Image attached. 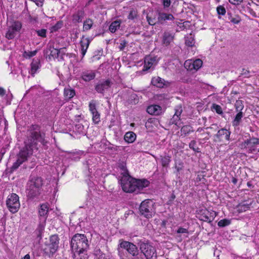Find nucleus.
<instances>
[{
	"label": "nucleus",
	"instance_id": "nucleus-1",
	"mask_svg": "<svg viewBox=\"0 0 259 259\" xmlns=\"http://www.w3.org/2000/svg\"><path fill=\"white\" fill-rule=\"evenodd\" d=\"M120 184L123 191L126 193L140 192L144 188L149 185V182L146 180H137L131 177L126 172L120 179Z\"/></svg>",
	"mask_w": 259,
	"mask_h": 259
},
{
	"label": "nucleus",
	"instance_id": "nucleus-2",
	"mask_svg": "<svg viewBox=\"0 0 259 259\" xmlns=\"http://www.w3.org/2000/svg\"><path fill=\"white\" fill-rule=\"evenodd\" d=\"M25 142L30 144L37 150V142H40L42 145L47 142L45 140V134L41 132L40 127L38 125L32 124L28 128L27 140Z\"/></svg>",
	"mask_w": 259,
	"mask_h": 259
},
{
	"label": "nucleus",
	"instance_id": "nucleus-3",
	"mask_svg": "<svg viewBox=\"0 0 259 259\" xmlns=\"http://www.w3.org/2000/svg\"><path fill=\"white\" fill-rule=\"evenodd\" d=\"M71 247L74 252L87 251L89 248V241L84 234H76L74 235L71 240Z\"/></svg>",
	"mask_w": 259,
	"mask_h": 259
},
{
	"label": "nucleus",
	"instance_id": "nucleus-4",
	"mask_svg": "<svg viewBox=\"0 0 259 259\" xmlns=\"http://www.w3.org/2000/svg\"><path fill=\"white\" fill-rule=\"evenodd\" d=\"M141 252L145 256L146 259H156V251L148 240H140L138 243Z\"/></svg>",
	"mask_w": 259,
	"mask_h": 259
},
{
	"label": "nucleus",
	"instance_id": "nucleus-5",
	"mask_svg": "<svg viewBox=\"0 0 259 259\" xmlns=\"http://www.w3.org/2000/svg\"><path fill=\"white\" fill-rule=\"evenodd\" d=\"M139 209L141 215L151 218L155 213L154 202L151 199H146L141 202Z\"/></svg>",
	"mask_w": 259,
	"mask_h": 259
},
{
	"label": "nucleus",
	"instance_id": "nucleus-6",
	"mask_svg": "<svg viewBox=\"0 0 259 259\" xmlns=\"http://www.w3.org/2000/svg\"><path fill=\"white\" fill-rule=\"evenodd\" d=\"M6 205L11 212H17L20 207L19 196L15 193H12L9 195L6 201Z\"/></svg>",
	"mask_w": 259,
	"mask_h": 259
},
{
	"label": "nucleus",
	"instance_id": "nucleus-7",
	"mask_svg": "<svg viewBox=\"0 0 259 259\" xmlns=\"http://www.w3.org/2000/svg\"><path fill=\"white\" fill-rule=\"evenodd\" d=\"M22 27V23L19 21H13L8 27L5 37L8 39L14 38L16 34L19 33Z\"/></svg>",
	"mask_w": 259,
	"mask_h": 259
},
{
	"label": "nucleus",
	"instance_id": "nucleus-8",
	"mask_svg": "<svg viewBox=\"0 0 259 259\" xmlns=\"http://www.w3.org/2000/svg\"><path fill=\"white\" fill-rule=\"evenodd\" d=\"M24 143L25 146L20 150L17 155V157L23 160L24 162L27 160L28 157L32 155L33 149H35L30 144H27L26 142H24Z\"/></svg>",
	"mask_w": 259,
	"mask_h": 259
},
{
	"label": "nucleus",
	"instance_id": "nucleus-9",
	"mask_svg": "<svg viewBox=\"0 0 259 259\" xmlns=\"http://www.w3.org/2000/svg\"><path fill=\"white\" fill-rule=\"evenodd\" d=\"M119 245L121 248L126 249L127 252L133 256L138 257L139 252L137 246L133 243L126 241L120 240Z\"/></svg>",
	"mask_w": 259,
	"mask_h": 259
},
{
	"label": "nucleus",
	"instance_id": "nucleus-10",
	"mask_svg": "<svg viewBox=\"0 0 259 259\" xmlns=\"http://www.w3.org/2000/svg\"><path fill=\"white\" fill-rule=\"evenodd\" d=\"M199 215L200 220L210 223L213 221L215 217L217 215V214L214 211L211 210H208L205 209L200 210Z\"/></svg>",
	"mask_w": 259,
	"mask_h": 259
},
{
	"label": "nucleus",
	"instance_id": "nucleus-11",
	"mask_svg": "<svg viewBox=\"0 0 259 259\" xmlns=\"http://www.w3.org/2000/svg\"><path fill=\"white\" fill-rule=\"evenodd\" d=\"M59 238L56 235H52L50 237V243L47 244V248L49 251V255H53L58 250L59 245Z\"/></svg>",
	"mask_w": 259,
	"mask_h": 259
},
{
	"label": "nucleus",
	"instance_id": "nucleus-12",
	"mask_svg": "<svg viewBox=\"0 0 259 259\" xmlns=\"http://www.w3.org/2000/svg\"><path fill=\"white\" fill-rule=\"evenodd\" d=\"M112 84V82L109 79L102 80L97 83L95 89L98 93L104 94V92L108 90Z\"/></svg>",
	"mask_w": 259,
	"mask_h": 259
},
{
	"label": "nucleus",
	"instance_id": "nucleus-13",
	"mask_svg": "<svg viewBox=\"0 0 259 259\" xmlns=\"http://www.w3.org/2000/svg\"><path fill=\"white\" fill-rule=\"evenodd\" d=\"M231 132L226 128H222L218 130L217 134L214 136L217 139L216 141H222L223 140H230Z\"/></svg>",
	"mask_w": 259,
	"mask_h": 259
},
{
	"label": "nucleus",
	"instance_id": "nucleus-14",
	"mask_svg": "<svg viewBox=\"0 0 259 259\" xmlns=\"http://www.w3.org/2000/svg\"><path fill=\"white\" fill-rule=\"evenodd\" d=\"M175 19L171 14L158 11L157 12V23L163 24L167 20H173Z\"/></svg>",
	"mask_w": 259,
	"mask_h": 259
},
{
	"label": "nucleus",
	"instance_id": "nucleus-15",
	"mask_svg": "<svg viewBox=\"0 0 259 259\" xmlns=\"http://www.w3.org/2000/svg\"><path fill=\"white\" fill-rule=\"evenodd\" d=\"M45 53L47 55H48L49 58H58L59 56V51L58 49L54 48V46L51 44H49L47 46L46 49L45 50Z\"/></svg>",
	"mask_w": 259,
	"mask_h": 259
},
{
	"label": "nucleus",
	"instance_id": "nucleus-16",
	"mask_svg": "<svg viewBox=\"0 0 259 259\" xmlns=\"http://www.w3.org/2000/svg\"><path fill=\"white\" fill-rule=\"evenodd\" d=\"M42 185V180L41 178L34 177L32 178L28 182L27 184V187L31 188L34 187L40 189Z\"/></svg>",
	"mask_w": 259,
	"mask_h": 259
},
{
	"label": "nucleus",
	"instance_id": "nucleus-17",
	"mask_svg": "<svg viewBox=\"0 0 259 259\" xmlns=\"http://www.w3.org/2000/svg\"><path fill=\"white\" fill-rule=\"evenodd\" d=\"M147 111L150 114L159 115L162 113V109L159 105H152L147 107Z\"/></svg>",
	"mask_w": 259,
	"mask_h": 259
},
{
	"label": "nucleus",
	"instance_id": "nucleus-18",
	"mask_svg": "<svg viewBox=\"0 0 259 259\" xmlns=\"http://www.w3.org/2000/svg\"><path fill=\"white\" fill-rule=\"evenodd\" d=\"M156 63V58L155 57L150 56L146 57L144 60V65L143 71H147L148 69L152 68V66Z\"/></svg>",
	"mask_w": 259,
	"mask_h": 259
},
{
	"label": "nucleus",
	"instance_id": "nucleus-19",
	"mask_svg": "<svg viewBox=\"0 0 259 259\" xmlns=\"http://www.w3.org/2000/svg\"><path fill=\"white\" fill-rule=\"evenodd\" d=\"M94 254L96 259H110L111 257L109 253L103 252L98 247H96L94 249Z\"/></svg>",
	"mask_w": 259,
	"mask_h": 259
},
{
	"label": "nucleus",
	"instance_id": "nucleus-20",
	"mask_svg": "<svg viewBox=\"0 0 259 259\" xmlns=\"http://www.w3.org/2000/svg\"><path fill=\"white\" fill-rule=\"evenodd\" d=\"M49 211V204L48 203H44L40 205L39 209V214L40 217V220L45 222Z\"/></svg>",
	"mask_w": 259,
	"mask_h": 259
},
{
	"label": "nucleus",
	"instance_id": "nucleus-21",
	"mask_svg": "<svg viewBox=\"0 0 259 259\" xmlns=\"http://www.w3.org/2000/svg\"><path fill=\"white\" fill-rule=\"evenodd\" d=\"M85 15L84 11L83 9H80L77 11L72 15V22L74 23H80L84 18Z\"/></svg>",
	"mask_w": 259,
	"mask_h": 259
},
{
	"label": "nucleus",
	"instance_id": "nucleus-22",
	"mask_svg": "<svg viewBox=\"0 0 259 259\" xmlns=\"http://www.w3.org/2000/svg\"><path fill=\"white\" fill-rule=\"evenodd\" d=\"M90 40L89 38H85L83 36L80 40L81 51L82 57L85 55L87 50L89 46Z\"/></svg>",
	"mask_w": 259,
	"mask_h": 259
},
{
	"label": "nucleus",
	"instance_id": "nucleus-23",
	"mask_svg": "<svg viewBox=\"0 0 259 259\" xmlns=\"http://www.w3.org/2000/svg\"><path fill=\"white\" fill-rule=\"evenodd\" d=\"M75 95V91L69 86L64 89V96L65 100L69 101Z\"/></svg>",
	"mask_w": 259,
	"mask_h": 259
},
{
	"label": "nucleus",
	"instance_id": "nucleus-24",
	"mask_svg": "<svg viewBox=\"0 0 259 259\" xmlns=\"http://www.w3.org/2000/svg\"><path fill=\"white\" fill-rule=\"evenodd\" d=\"M40 194V189L36 188L27 187V196L30 199H33Z\"/></svg>",
	"mask_w": 259,
	"mask_h": 259
},
{
	"label": "nucleus",
	"instance_id": "nucleus-25",
	"mask_svg": "<svg viewBox=\"0 0 259 259\" xmlns=\"http://www.w3.org/2000/svg\"><path fill=\"white\" fill-rule=\"evenodd\" d=\"M95 73L92 71H86L81 73V77L85 81H90L95 78Z\"/></svg>",
	"mask_w": 259,
	"mask_h": 259
},
{
	"label": "nucleus",
	"instance_id": "nucleus-26",
	"mask_svg": "<svg viewBox=\"0 0 259 259\" xmlns=\"http://www.w3.org/2000/svg\"><path fill=\"white\" fill-rule=\"evenodd\" d=\"M152 84L158 88H163L165 85V81L160 77H153L151 80Z\"/></svg>",
	"mask_w": 259,
	"mask_h": 259
},
{
	"label": "nucleus",
	"instance_id": "nucleus-27",
	"mask_svg": "<svg viewBox=\"0 0 259 259\" xmlns=\"http://www.w3.org/2000/svg\"><path fill=\"white\" fill-rule=\"evenodd\" d=\"M174 35L169 32H165L163 35V42L166 46H168L173 40Z\"/></svg>",
	"mask_w": 259,
	"mask_h": 259
},
{
	"label": "nucleus",
	"instance_id": "nucleus-28",
	"mask_svg": "<svg viewBox=\"0 0 259 259\" xmlns=\"http://www.w3.org/2000/svg\"><path fill=\"white\" fill-rule=\"evenodd\" d=\"M185 40L186 45L190 47L194 46L195 43L194 36L192 33L186 35Z\"/></svg>",
	"mask_w": 259,
	"mask_h": 259
},
{
	"label": "nucleus",
	"instance_id": "nucleus-29",
	"mask_svg": "<svg viewBox=\"0 0 259 259\" xmlns=\"http://www.w3.org/2000/svg\"><path fill=\"white\" fill-rule=\"evenodd\" d=\"M136 139V135L133 132H127L124 137L125 142L128 143H133Z\"/></svg>",
	"mask_w": 259,
	"mask_h": 259
},
{
	"label": "nucleus",
	"instance_id": "nucleus-30",
	"mask_svg": "<svg viewBox=\"0 0 259 259\" xmlns=\"http://www.w3.org/2000/svg\"><path fill=\"white\" fill-rule=\"evenodd\" d=\"M93 21L91 18H88L83 22V31H87L90 30L93 25Z\"/></svg>",
	"mask_w": 259,
	"mask_h": 259
},
{
	"label": "nucleus",
	"instance_id": "nucleus-31",
	"mask_svg": "<svg viewBox=\"0 0 259 259\" xmlns=\"http://www.w3.org/2000/svg\"><path fill=\"white\" fill-rule=\"evenodd\" d=\"M237 114L235 116L234 120L232 121V124L234 126H238L242 120V118L243 116V113L242 112H237Z\"/></svg>",
	"mask_w": 259,
	"mask_h": 259
},
{
	"label": "nucleus",
	"instance_id": "nucleus-32",
	"mask_svg": "<svg viewBox=\"0 0 259 259\" xmlns=\"http://www.w3.org/2000/svg\"><path fill=\"white\" fill-rule=\"evenodd\" d=\"M161 163L163 167H167L171 161V157L169 155L161 156Z\"/></svg>",
	"mask_w": 259,
	"mask_h": 259
},
{
	"label": "nucleus",
	"instance_id": "nucleus-33",
	"mask_svg": "<svg viewBox=\"0 0 259 259\" xmlns=\"http://www.w3.org/2000/svg\"><path fill=\"white\" fill-rule=\"evenodd\" d=\"M120 21L116 20L111 23L109 26V29L112 32H115L119 28L120 26Z\"/></svg>",
	"mask_w": 259,
	"mask_h": 259
},
{
	"label": "nucleus",
	"instance_id": "nucleus-34",
	"mask_svg": "<svg viewBox=\"0 0 259 259\" xmlns=\"http://www.w3.org/2000/svg\"><path fill=\"white\" fill-rule=\"evenodd\" d=\"M87 251H80L74 252V259H88Z\"/></svg>",
	"mask_w": 259,
	"mask_h": 259
},
{
	"label": "nucleus",
	"instance_id": "nucleus-35",
	"mask_svg": "<svg viewBox=\"0 0 259 259\" xmlns=\"http://www.w3.org/2000/svg\"><path fill=\"white\" fill-rule=\"evenodd\" d=\"M250 204L242 203L239 204L237 206V211L240 213L244 212L250 208Z\"/></svg>",
	"mask_w": 259,
	"mask_h": 259
},
{
	"label": "nucleus",
	"instance_id": "nucleus-36",
	"mask_svg": "<svg viewBox=\"0 0 259 259\" xmlns=\"http://www.w3.org/2000/svg\"><path fill=\"white\" fill-rule=\"evenodd\" d=\"M138 17V15L137 10L133 8L131 9L127 16L128 19L135 21V20L137 19Z\"/></svg>",
	"mask_w": 259,
	"mask_h": 259
},
{
	"label": "nucleus",
	"instance_id": "nucleus-37",
	"mask_svg": "<svg viewBox=\"0 0 259 259\" xmlns=\"http://www.w3.org/2000/svg\"><path fill=\"white\" fill-rule=\"evenodd\" d=\"M235 107L236 112H242V111L244 108L243 101L240 100H236L235 104Z\"/></svg>",
	"mask_w": 259,
	"mask_h": 259
},
{
	"label": "nucleus",
	"instance_id": "nucleus-38",
	"mask_svg": "<svg viewBox=\"0 0 259 259\" xmlns=\"http://www.w3.org/2000/svg\"><path fill=\"white\" fill-rule=\"evenodd\" d=\"M39 68V64L37 61L33 60L31 64V74L33 75Z\"/></svg>",
	"mask_w": 259,
	"mask_h": 259
},
{
	"label": "nucleus",
	"instance_id": "nucleus-39",
	"mask_svg": "<svg viewBox=\"0 0 259 259\" xmlns=\"http://www.w3.org/2000/svg\"><path fill=\"white\" fill-rule=\"evenodd\" d=\"M185 67L189 70L192 71L195 70V67L194 65H193V62L192 60H187L185 61Z\"/></svg>",
	"mask_w": 259,
	"mask_h": 259
},
{
	"label": "nucleus",
	"instance_id": "nucleus-40",
	"mask_svg": "<svg viewBox=\"0 0 259 259\" xmlns=\"http://www.w3.org/2000/svg\"><path fill=\"white\" fill-rule=\"evenodd\" d=\"M192 128V127L190 125H186L183 126L181 129L182 135L183 134L186 136V135L189 134L190 132L193 131Z\"/></svg>",
	"mask_w": 259,
	"mask_h": 259
},
{
	"label": "nucleus",
	"instance_id": "nucleus-41",
	"mask_svg": "<svg viewBox=\"0 0 259 259\" xmlns=\"http://www.w3.org/2000/svg\"><path fill=\"white\" fill-rule=\"evenodd\" d=\"M244 143L247 145L259 144V139L256 138H252L246 140Z\"/></svg>",
	"mask_w": 259,
	"mask_h": 259
},
{
	"label": "nucleus",
	"instance_id": "nucleus-42",
	"mask_svg": "<svg viewBox=\"0 0 259 259\" xmlns=\"http://www.w3.org/2000/svg\"><path fill=\"white\" fill-rule=\"evenodd\" d=\"M23 162L24 161H23V160H21V159H19L18 157H17L16 161L13 163L11 168V171H14L16 170Z\"/></svg>",
	"mask_w": 259,
	"mask_h": 259
},
{
	"label": "nucleus",
	"instance_id": "nucleus-43",
	"mask_svg": "<svg viewBox=\"0 0 259 259\" xmlns=\"http://www.w3.org/2000/svg\"><path fill=\"white\" fill-rule=\"evenodd\" d=\"M231 224V221L228 219H223L220 220L218 223V225L220 227H224L229 225Z\"/></svg>",
	"mask_w": 259,
	"mask_h": 259
},
{
	"label": "nucleus",
	"instance_id": "nucleus-44",
	"mask_svg": "<svg viewBox=\"0 0 259 259\" xmlns=\"http://www.w3.org/2000/svg\"><path fill=\"white\" fill-rule=\"evenodd\" d=\"M189 148L192 149L195 152H200L199 148L196 147V142L195 140H192L189 143Z\"/></svg>",
	"mask_w": 259,
	"mask_h": 259
},
{
	"label": "nucleus",
	"instance_id": "nucleus-45",
	"mask_svg": "<svg viewBox=\"0 0 259 259\" xmlns=\"http://www.w3.org/2000/svg\"><path fill=\"white\" fill-rule=\"evenodd\" d=\"M89 106V110L92 114L98 112L96 109V102L95 101L92 100L90 102Z\"/></svg>",
	"mask_w": 259,
	"mask_h": 259
},
{
	"label": "nucleus",
	"instance_id": "nucleus-46",
	"mask_svg": "<svg viewBox=\"0 0 259 259\" xmlns=\"http://www.w3.org/2000/svg\"><path fill=\"white\" fill-rule=\"evenodd\" d=\"M63 25V22L62 21H59L57 22V23L52 27L51 31H56L60 29Z\"/></svg>",
	"mask_w": 259,
	"mask_h": 259
},
{
	"label": "nucleus",
	"instance_id": "nucleus-47",
	"mask_svg": "<svg viewBox=\"0 0 259 259\" xmlns=\"http://www.w3.org/2000/svg\"><path fill=\"white\" fill-rule=\"evenodd\" d=\"M211 109L214 110L219 114L222 115L223 114L222 107L219 105L213 104Z\"/></svg>",
	"mask_w": 259,
	"mask_h": 259
},
{
	"label": "nucleus",
	"instance_id": "nucleus-48",
	"mask_svg": "<svg viewBox=\"0 0 259 259\" xmlns=\"http://www.w3.org/2000/svg\"><path fill=\"white\" fill-rule=\"evenodd\" d=\"M92 119L95 124H98L100 121V114L98 112L92 113Z\"/></svg>",
	"mask_w": 259,
	"mask_h": 259
},
{
	"label": "nucleus",
	"instance_id": "nucleus-49",
	"mask_svg": "<svg viewBox=\"0 0 259 259\" xmlns=\"http://www.w3.org/2000/svg\"><path fill=\"white\" fill-rule=\"evenodd\" d=\"M193 62V65L195 67V71L198 70L202 65V61L201 60L198 59H196Z\"/></svg>",
	"mask_w": 259,
	"mask_h": 259
},
{
	"label": "nucleus",
	"instance_id": "nucleus-50",
	"mask_svg": "<svg viewBox=\"0 0 259 259\" xmlns=\"http://www.w3.org/2000/svg\"><path fill=\"white\" fill-rule=\"evenodd\" d=\"M229 20L233 24H238L241 21V19L239 16H236L235 17L230 15L229 17Z\"/></svg>",
	"mask_w": 259,
	"mask_h": 259
},
{
	"label": "nucleus",
	"instance_id": "nucleus-51",
	"mask_svg": "<svg viewBox=\"0 0 259 259\" xmlns=\"http://www.w3.org/2000/svg\"><path fill=\"white\" fill-rule=\"evenodd\" d=\"M146 19L148 22V24L150 25H154L156 23H158L157 20L156 21L155 17L152 18L149 16L147 15L146 17Z\"/></svg>",
	"mask_w": 259,
	"mask_h": 259
},
{
	"label": "nucleus",
	"instance_id": "nucleus-52",
	"mask_svg": "<svg viewBox=\"0 0 259 259\" xmlns=\"http://www.w3.org/2000/svg\"><path fill=\"white\" fill-rule=\"evenodd\" d=\"M217 13L219 15H224L226 13L225 8L222 6H219L217 8Z\"/></svg>",
	"mask_w": 259,
	"mask_h": 259
},
{
	"label": "nucleus",
	"instance_id": "nucleus-53",
	"mask_svg": "<svg viewBox=\"0 0 259 259\" xmlns=\"http://www.w3.org/2000/svg\"><path fill=\"white\" fill-rule=\"evenodd\" d=\"M47 30L46 29H41L40 30H36L37 35L39 36L45 37H46Z\"/></svg>",
	"mask_w": 259,
	"mask_h": 259
},
{
	"label": "nucleus",
	"instance_id": "nucleus-54",
	"mask_svg": "<svg viewBox=\"0 0 259 259\" xmlns=\"http://www.w3.org/2000/svg\"><path fill=\"white\" fill-rule=\"evenodd\" d=\"M180 120V117L179 116H176L175 114L172 116V118L170 119V122L171 124H174L177 125L178 124V122Z\"/></svg>",
	"mask_w": 259,
	"mask_h": 259
},
{
	"label": "nucleus",
	"instance_id": "nucleus-55",
	"mask_svg": "<svg viewBox=\"0 0 259 259\" xmlns=\"http://www.w3.org/2000/svg\"><path fill=\"white\" fill-rule=\"evenodd\" d=\"M161 2L164 9L169 8L171 4L170 0H161Z\"/></svg>",
	"mask_w": 259,
	"mask_h": 259
},
{
	"label": "nucleus",
	"instance_id": "nucleus-56",
	"mask_svg": "<svg viewBox=\"0 0 259 259\" xmlns=\"http://www.w3.org/2000/svg\"><path fill=\"white\" fill-rule=\"evenodd\" d=\"M183 110L181 106H177L175 109V115L180 117V116L182 113Z\"/></svg>",
	"mask_w": 259,
	"mask_h": 259
},
{
	"label": "nucleus",
	"instance_id": "nucleus-57",
	"mask_svg": "<svg viewBox=\"0 0 259 259\" xmlns=\"http://www.w3.org/2000/svg\"><path fill=\"white\" fill-rule=\"evenodd\" d=\"M44 226L42 225H40L38 228L36 230V231L38 233L37 234V236L38 237H41V233L44 230Z\"/></svg>",
	"mask_w": 259,
	"mask_h": 259
},
{
	"label": "nucleus",
	"instance_id": "nucleus-58",
	"mask_svg": "<svg viewBox=\"0 0 259 259\" xmlns=\"http://www.w3.org/2000/svg\"><path fill=\"white\" fill-rule=\"evenodd\" d=\"M36 53H37L36 50H35L34 51L28 52H25L24 55L30 58V57L35 56L36 55Z\"/></svg>",
	"mask_w": 259,
	"mask_h": 259
},
{
	"label": "nucleus",
	"instance_id": "nucleus-59",
	"mask_svg": "<svg viewBox=\"0 0 259 259\" xmlns=\"http://www.w3.org/2000/svg\"><path fill=\"white\" fill-rule=\"evenodd\" d=\"M188 231L187 229L180 227L177 231V233H188Z\"/></svg>",
	"mask_w": 259,
	"mask_h": 259
},
{
	"label": "nucleus",
	"instance_id": "nucleus-60",
	"mask_svg": "<svg viewBox=\"0 0 259 259\" xmlns=\"http://www.w3.org/2000/svg\"><path fill=\"white\" fill-rule=\"evenodd\" d=\"M75 130H77L78 132H82L83 130V126L81 124H77L75 126Z\"/></svg>",
	"mask_w": 259,
	"mask_h": 259
},
{
	"label": "nucleus",
	"instance_id": "nucleus-61",
	"mask_svg": "<svg viewBox=\"0 0 259 259\" xmlns=\"http://www.w3.org/2000/svg\"><path fill=\"white\" fill-rule=\"evenodd\" d=\"M218 128L219 127L217 124H212L210 126L205 128V129L206 130L213 129L214 131H217V130H218Z\"/></svg>",
	"mask_w": 259,
	"mask_h": 259
},
{
	"label": "nucleus",
	"instance_id": "nucleus-62",
	"mask_svg": "<svg viewBox=\"0 0 259 259\" xmlns=\"http://www.w3.org/2000/svg\"><path fill=\"white\" fill-rule=\"evenodd\" d=\"M243 0H229V2L233 5H239Z\"/></svg>",
	"mask_w": 259,
	"mask_h": 259
},
{
	"label": "nucleus",
	"instance_id": "nucleus-63",
	"mask_svg": "<svg viewBox=\"0 0 259 259\" xmlns=\"http://www.w3.org/2000/svg\"><path fill=\"white\" fill-rule=\"evenodd\" d=\"M126 42L125 41H123V42L121 43L119 47L120 50H121V51L123 50V49H124V48L126 46Z\"/></svg>",
	"mask_w": 259,
	"mask_h": 259
},
{
	"label": "nucleus",
	"instance_id": "nucleus-64",
	"mask_svg": "<svg viewBox=\"0 0 259 259\" xmlns=\"http://www.w3.org/2000/svg\"><path fill=\"white\" fill-rule=\"evenodd\" d=\"M175 198H176V196H175V195L174 193H172L171 195V196H170V198H169V199L168 200V204H171L172 201H174V200Z\"/></svg>",
	"mask_w": 259,
	"mask_h": 259
}]
</instances>
